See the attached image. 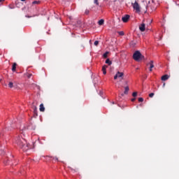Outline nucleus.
<instances>
[{"label":"nucleus","instance_id":"1","mask_svg":"<svg viewBox=\"0 0 179 179\" xmlns=\"http://www.w3.org/2000/svg\"><path fill=\"white\" fill-rule=\"evenodd\" d=\"M14 143L24 152H27V150L31 149V145L27 143L26 139H24L23 137H20V136H18L15 138Z\"/></svg>","mask_w":179,"mask_h":179},{"label":"nucleus","instance_id":"2","mask_svg":"<svg viewBox=\"0 0 179 179\" xmlns=\"http://www.w3.org/2000/svg\"><path fill=\"white\" fill-rule=\"evenodd\" d=\"M133 59L134 61H141L143 59V55L139 50H136L133 55Z\"/></svg>","mask_w":179,"mask_h":179},{"label":"nucleus","instance_id":"3","mask_svg":"<svg viewBox=\"0 0 179 179\" xmlns=\"http://www.w3.org/2000/svg\"><path fill=\"white\" fill-rule=\"evenodd\" d=\"M132 6L136 13H141V6H139L138 2L135 1V3L132 4Z\"/></svg>","mask_w":179,"mask_h":179},{"label":"nucleus","instance_id":"4","mask_svg":"<svg viewBox=\"0 0 179 179\" xmlns=\"http://www.w3.org/2000/svg\"><path fill=\"white\" fill-rule=\"evenodd\" d=\"M129 17H130L129 15H126L122 17V22H124V23H127V22L129 20Z\"/></svg>","mask_w":179,"mask_h":179},{"label":"nucleus","instance_id":"5","mask_svg":"<svg viewBox=\"0 0 179 179\" xmlns=\"http://www.w3.org/2000/svg\"><path fill=\"white\" fill-rule=\"evenodd\" d=\"M145 7L146 10H149V9H150L151 10H156V8L155 7H152L149 4H145Z\"/></svg>","mask_w":179,"mask_h":179},{"label":"nucleus","instance_id":"6","mask_svg":"<svg viewBox=\"0 0 179 179\" xmlns=\"http://www.w3.org/2000/svg\"><path fill=\"white\" fill-rule=\"evenodd\" d=\"M146 25L145 24V23H142L140 26H139V30L140 31H145Z\"/></svg>","mask_w":179,"mask_h":179},{"label":"nucleus","instance_id":"7","mask_svg":"<svg viewBox=\"0 0 179 179\" xmlns=\"http://www.w3.org/2000/svg\"><path fill=\"white\" fill-rule=\"evenodd\" d=\"M170 78V76H169V75L166 74L162 76V80H168V79Z\"/></svg>","mask_w":179,"mask_h":179},{"label":"nucleus","instance_id":"8","mask_svg":"<svg viewBox=\"0 0 179 179\" xmlns=\"http://www.w3.org/2000/svg\"><path fill=\"white\" fill-rule=\"evenodd\" d=\"M27 129L34 130L35 129H26V128L24 127L22 129H20V134H22L23 135V134L24 133V131H27Z\"/></svg>","mask_w":179,"mask_h":179},{"label":"nucleus","instance_id":"9","mask_svg":"<svg viewBox=\"0 0 179 179\" xmlns=\"http://www.w3.org/2000/svg\"><path fill=\"white\" fill-rule=\"evenodd\" d=\"M150 65V71L152 72V69L155 68V65L153 64V61L151 60L149 63Z\"/></svg>","mask_w":179,"mask_h":179},{"label":"nucleus","instance_id":"10","mask_svg":"<svg viewBox=\"0 0 179 179\" xmlns=\"http://www.w3.org/2000/svg\"><path fill=\"white\" fill-rule=\"evenodd\" d=\"M108 66L104 65L102 67V71H103V75H106V73H107V71H106V69H107Z\"/></svg>","mask_w":179,"mask_h":179},{"label":"nucleus","instance_id":"11","mask_svg":"<svg viewBox=\"0 0 179 179\" xmlns=\"http://www.w3.org/2000/svg\"><path fill=\"white\" fill-rule=\"evenodd\" d=\"M40 111L43 112V111H45V108H44V105L43 103H41L40 105V108H39Z\"/></svg>","mask_w":179,"mask_h":179},{"label":"nucleus","instance_id":"12","mask_svg":"<svg viewBox=\"0 0 179 179\" xmlns=\"http://www.w3.org/2000/svg\"><path fill=\"white\" fill-rule=\"evenodd\" d=\"M128 92H129V87H125L124 94H128Z\"/></svg>","mask_w":179,"mask_h":179},{"label":"nucleus","instance_id":"13","mask_svg":"<svg viewBox=\"0 0 179 179\" xmlns=\"http://www.w3.org/2000/svg\"><path fill=\"white\" fill-rule=\"evenodd\" d=\"M117 78H122L124 76V73H121V72L118 71L117 73Z\"/></svg>","mask_w":179,"mask_h":179},{"label":"nucleus","instance_id":"14","mask_svg":"<svg viewBox=\"0 0 179 179\" xmlns=\"http://www.w3.org/2000/svg\"><path fill=\"white\" fill-rule=\"evenodd\" d=\"M98 24H99V26H103V24H104V20L101 19L98 22Z\"/></svg>","mask_w":179,"mask_h":179},{"label":"nucleus","instance_id":"15","mask_svg":"<svg viewBox=\"0 0 179 179\" xmlns=\"http://www.w3.org/2000/svg\"><path fill=\"white\" fill-rule=\"evenodd\" d=\"M106 64H108V65H111L113 64V62H111L110 60V59H107L105 62Z\"/></svg>","mask_w":179,"mask_h":179},{"label":"nucleus","instance_id":"16","mask_svg":"<svg viewBox=\"0 0 179 179\" xmlns=\"http://www.w3.org/2000/svg\"><path fill=\"white\" fill-rule=\"evenodd\" d=\"M16 63H13V67H12V71L13 72H15V71H16Z\"/></svg>","mask_w":179,"mask_h":179},{"label":"nucleus","instance_id":"17","mask_svg":"<svg viewBox=\"0 0 179 179\" xmlns=\"http://www.w3.org/2000/svg\"><path fill=\"white\" fill-rule=\"evenodd\" d=\"M94 3L96 6H99V0H94Z\"/></svg>","mask_w":179,"mask_h":179},{"label":"nucleus","instance_id":"18","mask_svg":"<svg viewBox=\"0 0 179 179\" xmlns=\"http://www.w3.org/2000/svg\"><path fill=\"white\" fill-rule=\"evenodd\" d=\"M38 3H40V1H34L32 2V5H37Z\"/></svg>","mask_w":179,"mask_h":179},{"label":"nucleus","instance_id":"19","mask_svg":"<svg viewBox=\"0 0 179 179\" xmlns=\"http://www.w3.org/2000/svg\"><path fill=\"white\" fill-rule=\"evenodd\" d=\"M8 87H10V89H12V87H13V83L10 82V83H8Z\"/></svg>","mask_w":179,"mask_h":179},{"label":"nucleus","instance_id":"20","mask_svg":"<svg viewBox=\"0 0 179 179\" xmlns=\"http://www.w3.org/2000/svg\"><path fill=\"white\" fill-rule=\"evenodd\" d=\"M108 55V52H106L103 55V58H107Z\"/></svg>","mask_w":179,"mask_h":179},{"label":"nucleus","instance_id":"21","mask_svg":"<svg viewBox=\"0 0 179 179\" xmlns=\"http://www.w3.org/2000/svg\"><path fill=\"white\" fill-rule=\"evenodd\" d=\"M117 33H118L119 36H124V31H118Z\"/></svg>","mask_w":179,"mask_h":179},{"label":"nucleus","instance_id":"22","mask_svg":"<svg viewBox=\"0 0 179 179\" xmlns=\"http://www.w3.org/2000/svg\"><path fill=\"white\" fill-rule=\"evenodd\" d=\"M132 96L133 97H136V96H138V92H133Z\"/></svg>","mask_w":179,"mask_h":179},{"label":"nucleus","instance_id":"23","mask_svg":"<svg viewBox=\"0 0 179 179\" xmlns=\"http://www.w3.org/2000/svg\"><path fill=\"white\" fill-rule=\"evenodd\" d=\"M0 155H5V151H3V150H1Z\"/></svg>","mask_w":179,"mask_h":179},{"label":"nucleus","instance_id":"24","mask_svg":"<svg viewBox=\"0 0 179 179\" xmlns=\"http://www.w3.org/2000/svg\"><path fill=\"white\" fill-rule=\"evenodd\" d=\"M94 45L97 46L99 45V41H95L94 43Z\"/></svg>","mask_w":179,"mask_h":179},{"label":"nucleus","instance_id":"25","mask_svg":"<svg viewBox=\"0 0 179 179\" xmlns=\"http://www.w3.org/2000/svg\"><path fill=\"white\" fill-rule=\"evenodd\" d=\"M90 12V11L89 10H85V15H89Z\"/></svg>","mask_w":179,"mask_h":179},{"label":"nucleus","instance_id":"26","mask_svg":"<svg viewBox=\"0 0 179 179\" xmlns=\"http://www.w3.org/2000/svg\"><path fill=\"white\" fill-rule=\"evenodd\" d=\"M31 76H32V74H31V73H29V74L27 75L28 79H30V78H31Z\"/></svg>","mask_w":179,"mask_h":179},{"label":"nucleus","instance_id":"27","mask_svg":"<svg viewBox=\"0 0 179 179\" xmlns=\"http://www.w3.org/2000/svg\"><path fill=\"white\" fill-rule=\"evenodd\" d=\"M153 96H155V93H150V94H149V97H153Z\"/></svg>","mask_w":179,"mask_h":179},{"label":"nucleus","instance_id":"28","mask_svg":"<svg viewBox=\"0 0 179 179\" xmlns=\"http://www.w3.org/2000/svg\"><path fill=\"white\" fill-rule=\"evenodd\" d=\"M131 47H135V43H134V41H131Z\"/></svg>","mask_w":179,"mask_h":179},{"label":"nucleus","instance_id":"29","mask_svg":"<svg viewBox=\"0 0 179 179\" xmlns=\"http://www.w3.org/2000/svg\"><path fill=\"white\" fill-rule=\"evenodd\" d=\"M138 101H140V103H142V101H143V98H138Z\"/></svg>","mask_w":179,"mask_h":179},{"label":"nucleus","instance_id":"30","mask_svg":"<svg viewBox=\"0 0 179 179\" xmlns=\"http://www.w3.org/2000/svg\"><path fill=\"white\" fill-rule=\"evenodd\" d=\"M118 78V74H115V76H114V79L115 80H117V78Z\"/></svg>","mask_w":179,"mask_h":179},{"label":"nucleus","instance_id":"31","mask_svg":"<svg viewBox=\"0 0 179 179\" xmlns=\"http://www.w3.org/2000/svg\"><path fill=\"white\" fill-rule=\"evenodd\" d=\"M99 96H103V92L102 91L99 92Z\"/></svg>","mask_w":179,"mask_h":179},{"label":"nucleus","instance_id":"32","mask_svg":"<svg viewBox=\"0 0 179 179\" xmlns=\"http://www.w3.org/2000/svg\"><path fill=\"white\" fill-rule=\"evenodd\" d=\"M53 160H56L57 162H58V157H53Z\"/></svg>","mask_w":179,"mask_h":179},{"label":"nucleus","instance_id":"33","mask_svg":"<svg viewBox=\"0 0 179 179\" xmlns=\"http://www.w3.org/2000/svg\"><path fill=\"white\" fill-rule=\"evenodd\" d=\"M135 101V98L131 99V101Z\"/></svg>","mask_w":179,"mask_h":179},{"label":"nucleus","instance_id":"34","mask_svg":"<svg viewBox=\"0 0 179 179\" xmlns=\"http://www.w3.org/2000/svg\"><path fill=\"white\" fill-rule=\"evenodd\" d=\"M164 86H166V83H165L163 84V87H164Z\"/></svg>","mask_w":179,"mask_h":179},{"label":"nucleus","instance_id":"35","mask_svg":"<svg viewBox=\"0 0 179 179\" xmlns=\"http://www.w3.org/2000/svg\"><path fill=\"white\" fill-rule=\"evenodd\" d=\"M152 3H155V0H152Z\"/></svg>","mask_w":179,"mask_h":179},{"label":"nucleus","instance_id":"36","mask_svg":"<svg viewBox=\"0 0 179 179\" xmlns=\"http://www.w3.org/2000/svg\"><path fill=\"white\" fill-rule=\"evenodd\" d=\"M22 1V2H24V1H26V0H21Z\"/></svg>","mask_w":179,"mask_h":179},{"label":"nucleus","instance_id":"37","mask_svg":"<svg viewBox=\"0 0 179 179\" xmlns=\"http://www.w3.org/2000/svg\"><path fill=\"white\" fill-rule=\"evenodd\" d=\"M5 1V0H0V2H2V1Z\"/></svg>","mask_w":179,"mask_h":179},{"label":"nucleus","instance_id":"38","mask_svg":"<svg viewBox=\"0 0 179 179\" xmlns=\"http://www.w3.org/2000/svg\"><path fill=\"white\" fill-rule=\"evenodd\" d=\"M1 135H2V133H0V138H1Z\"/></svg>","mask_w":179,"mask_h":179},{"label":"nucleus","instance_id":"39","mask_svg":"<svg viewBox=\"0 0 179 179\" xmlns=\"http://www.w3.org/2000/svg\"><path fill=\"white\" fill-rule=\"evenodd\" d=\"M32 86H36V85L35 84H32Z\"/></svg>","mask_w":179,"mask_h":179},{"label":"nucleus","instance_id":"40","mask_svg":"<svg viewBox=\"0 0 179 179\" xmlns=\"http://www.w3.org/2000/svg\"><path fill=\"white\" fill-rule=\"evenodd\" d=\"M143 3H145V1H143Z\"/></svg>","mask_w":179,"mask_h":179},{"label":"nucleus","instance_id":"41","mask_svg":"<svg viewBox=\"0 0 179 179\" xmlns=\"http://www.w3.org/2000/svg\"><path fill=\"white\" fill-rule=\"evenodd\" d=\"M0 83H1V80H0Z\"/></svg>","mask_w":179,"mask_h":179}]
</instances>
